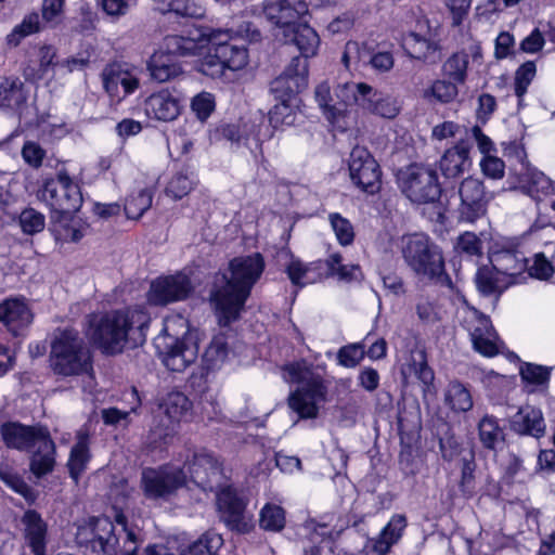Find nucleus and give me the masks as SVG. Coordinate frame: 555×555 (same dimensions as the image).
Segmentation results:
<instances>
[{
    "mask_svg": "<svg viewBox=\"0 0 555 555\" xmlns=\"http://www.w3.org/2000/svg\"><path fill=\"white\" fill-rule=\"evenodd\" d=\"M477 289L483 296L501 295L509 285L504 276L499 274L493 267H481L475 275Z\"/></svg>",
    "mask_w": 555,
    "mask_h": 555,
    "instance_id": "nucleus-36",
    "label": "nucleus"
},
{
    "mask_svg": "<svg viewBox=\"0 0 555 555\" xmlns=\"http://www.w3.org/2000/svg\"><path fill=\"white\" fill-rule=\"evenodd\" d=\"M175 440V433L168 427L157 426L153 428L146 438V448L154 451H164Z\"/></svg>",
    "mask_w": 555,
    "mask_h": 555,
    "instance_id": "nucleus-60",
    "label": "nucleus"
},
{
    "mask_svg": "<svg viewBox=\"0 0 555 555\" xmlns=\"http://www.w3.org/2000/svg\"><path fill=\"white\" fill-rule=\"evenodd\" d=\"M0 433L8 448L27 450L36 446L48 429L42 426H25L20 423H5Z\"/></svg>",
    "mask_w": 555,
    "mask_h": 555,
    "instance_id": "nucleus-23",
    "label": "nucleus"
},
{
    "mask_svg": "<svg viewBox=\"0 0 555 555\" xmlns=\"http://www.w3.org/2000/svg\"><path fill=\"white\" fill-rule=\"evenodd\" d=\"M166 13H172L186 20H202L206 15V9L196 0H171Z\"/></svg>",
    "mask_w": 555,
    "mask_h": 555,
    "instance_id": "nucleus-48",
    "label": "nucleus"
},
{
    "mask_svg": "<svg viewBox=\"0 0 555 555\" xmlns=\"http://www.w3.org/2000/svg\"><path fill=\"white\" fill-rule=\"evenodd\" d=\"M160 408L172 421H179L191 408L188 397L180 391H171L164 398Z\"/></svg>",
    "mask_w": 555,
    "mask_h": 555,
    "instance_id": "nucleus-49",
    "label": "nucleus"
},
{
    "mask_svg": "<svg viewBox=\"0 0 555 555\" xmlns=\"http://www.w3.org/2000/svg\"><path fill=\"white\" fill-rule=\"evenodd\" d=\"M20 225L25 234H36L41 232L46 225L44 216L34 208L24 209L20 217Z\"/></svg>",
    "mask_w": 555,
    "mask_h": 555,
    "instance_id": "nucleus-59",
    "label": "nucleus"
},
{
    "mask_svg": "<svg viewBox=\"0 0 555 555\" xmlns=\"http://www.w3.org/2000/svg\"><path fill=\"white\" fill-rule=\"evenodd\" d=\"M479 439L487 449L494 450L495 446L503 439V433L498 421L486 415L478 424Z\"/></svg>",
    "mask_w": 555,
    "mask_h": 555,
    "instance_id": "nucleus-51",
    "label": "nucleus"
},
{
    "mask_svg": "<svg viewBox=\"0 0 555 555\" xmlns=\"http://www.w3.org/2000/svg\"><path fill=\"white\" fill-rule=\"evenodd\" d=\"M0 479L13 491L21 494L29 504L38 498V491L27 485L24 479L8 464H0Z\"/></svg>",
    "mask_w": 555,
    "mask_h": 555,
    "instance_id": "nucleus-40",
    "label": "nucleus"
},
{
    "mask_svg": "<svg viewBox=\"0 0 555 555\" xmlns=\"http://www.w3.org/2000/svg\"><path fill=\"white\" fill-rule=\"evenodd\" d=\"M90 459L89 434L87 430L80 429L76 435V442L72 447L67 462L69 476L75 483L79 481L80 476L86 472Z\"/></svg>",
    "mask_w": 555,
    "mask_h": 555,
    "instance_id": "nucleus-30",
    "label": "nucleus"
},
{
    "mask_svg": "<svg viewBox=\"0 0 555 555\" xmlns=\"http://www.w3.org/2000/svg\"><path fill=\"white\" fill-rule=\"evenodd\" d=\"M186 485L185 472L175 464L147 467L141 474V487L149 499H167Z\"/></svg>",
    "mask_w": 555,
    "mask_h": 555,
    "instance_id": "nucleus-13",
    "label": "nucleus"
},
{
    "mask_svg": "<svg viewBox=\"0 0 555 555\" xmlns=\"http://www.w3.org/2000/svg\"><path fill=\"white\" fill-rule=\"evenodd\" d=\"M320 267L321 262L305 264L300 260L294 259L286 267V272L294 285L304 287L321 279Z\"/></svg>",
    "mask_w": 555,
    "mask_h": 555,
    "instance_id": "nucleus-38",
    "label": "nucleus"
},
{
    "mask_svg": "<svg viewBox=\"0 0 555 555\" xmlns=\"http://www.w3.org/2000/svg\"><path fill=\"white\" fill-rule=\"evenodd\" d=\"M461 204L459 217L466 222H474L487 211L490 196L486 192L483 182L477 178L467 177L459 186Z\"/></svg>",
    "mask_w": 555,
    "mask_h": 555,
    "instance_id": "nucleus-16",
    "label": "nucleus"
},
{
    "mask_svg": "<svg viewBox=\"0 0 555 555\" xmlns=\"http://www.w3.org/2000/svg\"><path fill=\"white\" fill-rule=\"evenodd\" d=\"M475 454L472 450L467 451L461 457V479L459 487L465 496H473L476 490L475 470H476Z\"/></svg>",
    "mask_w": 555,
    "mask_h": 555,
    "instance_id": "nucleus-45",
    "label": "nucleus"
},
{
    "mask_svg": "<svg viewBox=\"0 0 555 555\" xmlns=\"http://www.w3.org/2000/svg\"><path fill=\"white\" fill-rule=\"evenodd\" d=\"M49 361L53 373L63 377L79 376L92 370L90 349L80 333L72 327L55 330Z\"/></svg>",
    "mask_w": 555,
    "mask_h": 555,
    "instance_id": "nucleus-4",
    "label": "nucleus"
},
{
    "mask_svg": "<svg viewBox=\"0 0 555 555\" xmlns=\"http://www.w3.org/2000/svg\"><path fill=\"white\" fill-rule=\"evenodd\" d=\"M222 545V538L217 533H206L197 541L181 550L180 555H214Z\"/></svg>",
    "mask_w": 555,
    "mask_h": 555,
    "instance_id": "nucleus-52",
    "label": "nucleus"
},
{
    "mask_svg": "<svg viewBox=\"0 0 555 555\" xmlns=\"http://www.w3.org/2000/svg\"><path fill=\"white\" fill-rule=\"evenodd\" d=\"M18 530L25 546L34 555H47L49 527L36 509H27L20 518Z\"/></svg>",
    "mask_w": 555,
    "mask_h": 555,
    "instance_id": "nucleus-18",
    "label": "nucleus"
},
{
    "mask_svg": "<svg viewBox=\"0 0 555 555\" xmlns=\"http://www.w3.org/2000/svg\"><path fill=\"white\" fill-rule=\"evenodd\" d=\"M535 64L532 61L524 63L515 74V94L521 99L535 76Z\"/></svg>",
    "mask_w": 555,
    "mask_h": 555,
    "instance_id": "nucleus-63",
    "label": "nucleus"
},
{
    "mask_svg": "<svg viewBox=\"0 0 555 555\" xmlns=\"http://www.w3.org/2000/svg\"><path fill=\"white\" fill-rule=\"evenodd\" d=\"M461 326L468 333L474 349L485 357H494L500 351V338L488 315L474 307L464 305L457 311Z\"/></svg>",
    "mask_w": 555,
    "mask_h": 555,
    "instance_id": "nucleus-9",
    "label": "nucleus"
},
{
    "mask_svg": "<svg viewBox=\"0 0 555 555\" xmlns=\"http://www.w3.org/2000/svg\"><path fill=\"white\" fill-rule=\"evenodd\" d=\"M493 269L505 278L509 285L519 283L527 270V259L524 254L515 249H500L490 255Z\"/></svg>",
    "mask_w": 555,
    "mask_h": 555,
    "instance_id": "nucleus-21",
    "label": "nucleus"
},
{
    "mask_svg": "<svg viewBox=\"0 0 555 555\" xmlns=\"http://www.w3.org/2000/svg\"><path fill=\"white\" fill-rule=\"evenodd\" d=\"M217 496V506L221 520L231 529L237 532H247L249 530V518L246 514V504L241 499L235 489L228 481L221 489L215 491Z\"/></svg>",
    "mask_w": 555,
    "mask_h": 555,
    "instance_id": "nucleus-17",
    "label": "nucleus"
},
{
    "mask_svg": "<svg viewBox=\"0 0 555 555\" xmlns=\"http://www.w3.org/2000/svg\"><path fill=\"white\" fill-rule=\"evenodd\" d=\"M520 190L534 201H542L544 197L555 193V185L543 172L527 170L520 180Z\"/></svg>",
    "mask_w": 555,
    "mask_h": 555,
    "instance_id": "nucleus-33",
    "label": "nucleus"
},
{
    "mask_svg": "<svg viewBox=\"0 0 555 555\" xmlns=\"http://www.w3.org/2000/svg\"><path fill=\"white\" fill-rule=\"evenodd\" d=\"M152 192L149 189H142L137 194H131L125 203L124 210L128 219L137 220L152 205Z\"/></svg>",
    "mask_w": 555,
    "mask_h": 555,
    "instance_id": "nucleus-50",
    "label": "nucleus"
},
{
    "mask_svg": "<svg viewBox=\"0 0 555 555\" xmlns=\"http://www.w3.org/2000/svg\"><path fill=\"white\" fill-rule=\"evenodd\" d=\"M147 69L151 77L158 82L168 81L182 73L180 64L173 57L158 51L150 57Z\"/></svg>",
    "mask_w": 555,
    "mask_h": 555,
    "instance_id": "nucleus-34",
    "label": "nucleus"
},
{
    "mask_svg": "<svg viewBox=\"0 0 555 555\" xmlns=\"http://www.w3.org/2000/svg\"><path fill=\"white\" fill-rule=\"evenodd\" d=\"M401 251L405 263L421 279L449 280L441 250L426 235L412 234L403 238Z\"/></svg>",
    "mask_w": 555,
    "mask_h": 555,
    "instance_id": "nucleus-6",
    "label": "nucleus"
},
{
    "mask_svg": "<svg viewBox=\"0 0 555 555\" xmlns=\"http://www.w3.org/2000/svg\"><path fill=\"white\" fill-rule=\"evenodd\" d=\"M349 175L351 181L367 194H375L380 190L379 165L365 147L352 149L349 157Z\"/></svg>",
    "mask_w": 555,
    "mask_h": 555,
    "instance_id": "nucleus-14",
    "label": "nucleus"
},
{
    "mask_svg": "<svg viewBox=\"0 0 555 555\" xmlns=\"http://www.w3.org/2000/svg\"><path fill=\"white\" fill-rule=\"evenodd\" d=\"M103 86L111 96L124 98L139 87V79L120 64L107 65L102 73Z\"/></svg>",
    "mask_w": 555,
    "mask_h": 555,
    "instance_id": "nucleus-24",
    "label": "nucleus"
},
{
    "mask_svg": "<svg viewBox=\"0 0 555 555\" xmlns=\"http://www.w3.org/2000/svg\"><path fill=\"white\" fill-rule=\"evenodd\" d=\"M194 186V181L188 175L178 172L167 184L166 194L173 199H181L188 195Z\"/></svg>",
    "mask_w": 555,
    "mask_h": 555,
    "instance_id": "nucleus-61",
    "label": "nucleus"
},
{
    "mask_svg": "<svg viewBox=\"0 0 555 555\" xmlns=\"http://www.w3.org/2000/svg\"><path fill=\"white\" fill-rule=\"evenodd\" d=\"M181 459L190 480L203 491H217L228 480L222 463L206 449L186 448Z\"/></svg>",
    "mask_w": 555,
    "mask_h": 555,
    "instance_id": "nucleus-7",
    "label": "nucleus"
},
{
    "mask_svg": "<svg viewBox=\"0 0 555 555\" xmlns=\"http://www.w3.org/2000/svg\"><path fill=\"white\" fill-rule=\"evenodd\" d=\"M469 150L468 143L461 141L443 153L439 160V169L444 178H457L469 170L472 166Z\"/></svg>",
    "mask_w": 555,
    "mask_h": 555,
    "instance_id": "nucleus-25",
    "label": "nucleus"
},
{
    "mask_svg": "<svg viewBox=\"0 0 555 555\" xmlns=\"http://www.w3.org/2000/svg\"><path fill=\"white\" fill-rule=\"evenodd\" d=\"M328 220L339 244L343 246L350 245L354 240L351 222L337 212L331 214Z\"/></svg>",
    "mask_w": 555,
    "mask_h": 555,
    "instance_id": "nucleus-58",
    "label": "nucleus"
},
{
    "mask_svg": "<svg viewBox=\"0 0 555 555\" xmlns=\"http://www.w3.org/2000/svg\"><path fill=\"white\" fill-rule=\"evenodd\" d=\"M39 198L60 214L77 211L83 201L79 185L65 170H60L55 178L44 180L39 190Z\"/></svg>",
    "mask_w": 555,
    "mask_h": 555,
    "instance_id": "nucleus-12",
    "label": "nucleus"
},
{
    "mask_svg": "<svg viewBox=\"0 0 555 555\" xmlns=\"http://www.w3.org/2000/svg\"><path fill=\"white\" fill-rule=\"evenodd\" d=\"M198 46L197 43L188 37L170 35L164 38L163 50L159 52H164L169 54V56H189L195 55L197 53Z\"/></svg>",
    "mask_w": 555,
    "mask_h": 555,
    "instance_id": "nucleus-44",
    "label": "nucleus"
},
{
    "mask_svg": "<svg viewBox=\"0 0 555 555\" xmlns=\"http://www.w3.org/2000/svg\"><path fill=\"white\" fill-rule=\"evenodd\" d=\"M371 93V86L364 82L339 83L335 89V95L339 100L337 106L344 107V112L350 105L363 106L366 96Z\"/></svg>",
    "mask_w": 555,
    "mask_h": 555,
    "instance_id": "nucleus-35",
    "label": "nucleus"
},
{
    "mask_svg": "<svg viewBox=\"0 0 555 555\" xmlns=\"http://www.w3.org/2000/svg\"><path fill=\"white\" fill-rule=\"evenodd\" d=\"M24 85L18 78H4L0 82V109L17 112L26 103Z\"/></svg>",
    "mask_w": 555,
    "mask_h": 555,
    "instance_id": "nucleus-32",
    "label": "nucleus"
},
{
    "mask_svg": "<svg viewBox=\"0 0 555 555\" xmlns=\"http://www.w3.org/2000/svg\"><path fill=\"white\" fill-rule=\"evenodd\" d=\"M542 411L532 405L521 406L511 420V428L519 435L540 438L545 433Z\"/></svg>",
    "mask_w": 555,
    "mask_h": 555,
    "instance_id": "nucleus-26",
    "label": "nucleus"
},
{
    "mask_svg": "<svg viewBox=\"0 0 555 555\" xmlns=\"http://www.w3.org/2000/svg\"><path fill=\"white\" fill-rule=\"evenodd\" d=\"M402 193L413 203H433L440 197L441 188L434 168L413 164L398 175Z\"/></svg>",
    "mask_w": 555,
    "mask_h": 555,
    "instance_id": "nucleus-8",
    "label": "nucleus"
},
{
    "mask_svg": "<svg viewBox=\"0 0 555 555\" xmlns=\"http://www.w3.org/2000/svg\"><path fill=\"white\" fill-rule=\"evenodd\" d=\"M260 527L267 531H281L285 526L284 509L274 504H266L260 512Z\"/></svg>",
    "mask_w": 555,
    "mask_h": 555,
    "instance_id": "nucleus-54",
    "label": "nucleus"
},
{
    "mask_svg": "<svg viewBox=\"0 0 555 555\" xmlns=\"http://www.w3.org/2000/svg\"><path fill=\"white\" fill-rule=\"evenodd\" d=\"M0 322L14 336L33 322V313L24 298H8L0 302Z\"/></svg>",
    "mask_w": 555,
    "mask_h": 555,
    "instance_id": "nucleus-22",
    "label": "nucleus"
},
{
    "mask_svg": "<svg viewBox=\"0 0 555 555\" xmlns=\"http://www.w3.org/2000/svg\"><path fill=\"white\" fill-rule=\"evenodd\" d=\"M65 0H42L41 14L44 23L54 28L61 23Z\"/></svg>",
    "mask_w": 555,
    "mask_h": 555,
    "instance_id": "nucleus-64",
    "label": "nucleus"
},
{
    "mask_svg": "<svg viewBox=\"0 0 555 555\" xmlns=\"http://www.w3.org/2000/svg\"><path fill=\"white\" fill-rule=\"evenodd\" d=\"M328 276H337L341 282H352L359 279L361 270L358 264H344L341 255L335 253L325 260Z\"/></svg>",
    "mask_w": 555,
    "mask_h": 555,
    "instance_id": "nucleus-43",
    "label": "nucleus"
},
{
    "mask_svg": "<svg viewBox=\"0 0 555 555\" xmlns=\"http://www.w3.org/2000/svg\"><path fill=\"white\" fill-rule=\"evenodd\" d=\"M150 321V315L142 308L113 311L102 317L90 315L87 335L104 353L116 354L129 340L133 346L142 344Z\"/></svg>",
    "mask_w": 555,
    "mask_h": 555,
    "instance_id": "nucleus-2",
    "label": "nucleus"
},
{
    "mask_svg": "<svg viewBox=\"0 0 555 555\" xmlns=\"http://www.w3.org/2000/svg\"><path fill=\"white\" fill-rule=\"evenodd\" d=\"M229 269L231 276H216L210 292V301L215 306L219 323L223 326L240 318L253 286L264 270V259L259 253L235 257L230 261Z\"/></svg>",
    "mask_w": 555,
    "mask_h": 555,
    "instance_id": "nucleus-1",
    "label": "nucleus"
},
{
    "mask_svg": "<svg viewBox=\"0 0 555 555\" xmlns=\"http://www.w3.org/2000/svg\"><path fill=\"white\" fill-rule=\"evenodd\" d=\"M365 357L363 343H354L343 346L337 352L338 364L345 367H356Z\"/></svg>",
    "mask_w": 555,
    "mask_h": 555,
    "instance_id": "nucleus-57",
    "label": "nucleus"
},
{
    "mask_svg": "<svg viewBox=\"0 0 555 555\" xmlns=\"http://www.w3.org/2000/svg\"><path fill=\"white\" fill-rule=\"evenodd\" d=\"M405 527V516L401 514L393 515L378 537L371 540V551L376 555H387L391 546L401 539Z\"/></svg>",
    "mask_w": 555,
    "mask_h": 555,
    "instance_id": "nucleus-28",
    "label": "nucleus"
},
{
    "mask_svg": "<svg viewBox=\"0 0 555 555\" xmlns=\"http://www.w3.org/2000/svg\"><path fill=\"white\" fill-rule=\"evenodd\" d=\"M314 96L320 108L330 121L334 122L343 115L344 107H339L337 104L332 103L333 99L331 96V88L326 82H322L317 86Z\"/></svg>",
    "mask_w": 555,
    "mask_h": 555,
    "instance_id": "nucleus-53",
    "label": "nucleus"
},
{
    "mask_svg": "<svg viewBox=\"0 0 555 555\" xmlns=\"http://www.w3.org/2000/svg\"><path fill=\"white\" fill-rule=\"evenodd\" d=\"M166 325L154 345L162 358L164 365L172 372H183L193 364L198 357V343L193 334L184 335L182 338L168 334Z\"/></svg>",
    "mask_w": 555,
    "mask_h": 555,
    "instance_id": "nucleus-10",
    "label": "nucleus"
},
{
    "mask_svg": "<svg viewBox=\"0 0 555 555\" xmlns=\"http://www.w3.org/2000/svg\"><path fill=\"white\" fill-rule=\"evenodd\" d=\"M215 50L227 69L240 70L247 65L248 53L244 46L230 42Z\"/></svg>",
    "mask_w": 555,
    "mask_h": 555,
    "instance_id": "nucleus-42",
    "label": "nucleus"
},
{
    "mask_svg": "<svg viewBox=\"0 0 555 555\" xmlns=\"http://www.w3.org/2000/svg\"><path fill=\"white\" fill-rule=\"evenodd\" d=\"M222 137L237 145L244 143L247 144L248 138L250 134H254L256 138L257 146H259V138L255 134V125L244 122L242 125H225L221 128Z\"/></svg>",
    "mask_w": 555,
    "mask_h": 555,
    "instance_id": "nucleus-56",
    "label": "nucleus"
},
{
    "mask_svg": "<svg viewBox=\"0 0 555 555\" xmlns=\"http://www.w3.org/2000/svg\"><path fill=\"white\" fill-rule=\"evenodd\" d=\"M284 379L299 385L288 398L289 408L301 418L317 417L318 403L325 397L322 380L300 362L291 363L284 367Z\"/></svg>",
    "mask_w": 555,
    "mask_h": 555,
    "instance_id": "nucleus-5",
    "label": "nucleus"
},
{
    "mask_svg": "<svg viewBox=\"0 0 555 555\" xmlns=\"http://www.w3.org/2000/svg\"><path fill=\"white\" fill-rule=\"evenodd\" d=\"M403 374L414 375L426 387L434 380V372L427 364L424 351H418L412 356V360L403 370Z\"/></svg>",
    "mask_w": 555,
    "mask_h": 555,
    "instance_id": "nucleus-55",
    "label": "nucleus"
},
{
    "mask_svg": "<svg viewBox=\"0 0 555 555\" xmlns=\"http://www.w3.org/2000/svg\"><path fill=\"white\" fill-rule=\"evenodd\" d=\"M308 86V63L306 60L294 56L285 70L270 83V91L282 102L275 105L269 113L270 122L278 125V115L281 111H287L285 105L293 95L301 92Z\"/></svg>",
    "mask_w": 555,
    "mask_h": 555,
    "instance_id": "nucleus-11",
    "label": "nucleus"
},
{
    "mask_svg": "<svg viewBox=\"0 0 555 555\" xmlns=\"http://www.w3.org/2000/svg\"><path fill=\"white\" fill-rule=\"evenodd\" d=\"M403 47L411 57L425 63L436 64L441 60L439 46L415 33L405 38Z\"/></svg>",
    "mask_w": 555,
    "mask_h": 555,
    "instance_id": "nucleus-31",
    "label": "nucleus"
},
{
    "mask_svg": "<svg viewBox=\"0 0 555 555\" xmlns=\"http://www.w3.org/2000/svg\"><path fill=\"white\" fill-rule=\"evenodd\" d=\"M444 402L454 412H467L473 408L469 390L459 382H452L448 385L444 392Z\"/></svg>",
    "mask_w": 555,
    "mask_h": 555,
    "instance_id": "nucleus-41",
    "label": "nucleus"
},
{
    "mask_svg": "<svg viewBox=\"0 0 555 555\" xmlns=\"http://www.w3.org/2000/svg\"><path fill=\"white\" fill-rule=\"evenodd\" d=\"M371 93L366 96L363 109L385 118H395L400 111L396 99L385 95L371 87Z\"/></svg>",
    "mask_w": 555,
    "mask_h": 555,
    "instance_id": "nucleus-37",
    "label": "nucleus"
},
{
    "mask_svg": "<svg viewBox=\"0 0 555 555\" xmlns=\"http://www.w3.org/2000/svg\"><path fill=\"white\" fill-rule=\"evenodd\" d=\"M145 113L150 118L171 121L180 114V102L170 92L164 90L150 95L145 101Z\"/></svg>",
    "mask_w": 555,
    "mask_h": 555,
    "instance_id": "nucleus-27",
    "label": "nucleus"
},
{
    "mask_svg": "<svg viewBox=\"0 0 555 555\" xmlns=\"http://www.w3.org/2000/svg\"><path fill=\"white\" fill-rule=\"evenodd\" d=\"M41 29L42 24L39 14L37 12H31L25 15L23 21L13 28L10 35H8V42L16 47L23 38L37 34Z\"/></svg>",
    "mask_w": 555,
    "mask_h": 555,
    "instance_id": "nucleus-46",
    "label": "nucleus"
},
{
    "mask_svg": "<svg viewBox=\"0 0 555 555\" xmlns=\"http://www.w3.org/2000/svg\"><path fill=\"white\" fill-rule=\"evenodd\" d=\"M193 291L190 278L181 272L155 279L150 286L147 300L153 306H167L186 299Z\"/></svg>",
    "mask_w": 555,
    "mask_h": 555,
    "instance_id": "nucleus-15",
    "label": "nucleus"
},
{
    "mask_svg": "<svg viewBox=\"0 0 555 555\" xmlns=\"http://www.w3.org/2000/svg\"><path fill=\"white\" fill-rule=\"evenodd\" d=\"M34 448H36V451L31 455L30 470L36 477L40 478L52 472L55 464V444L49 431L41 436Z\"/></svg>",
    "mask_w": 555,
    "mask_h": 555,
    "instance_id": "nucleus-29",
    "label": "nucleus"
},
{
    "mask_svg": "<svg viewBox=\"0 0 555 555\" xmlns=\"http://www.w3.org/2000/svg\"><path fill=\"white\" fill-rule=\"evenodd\" d=\"M198 72L211 78H220L227 69L216 50L209 52L199 61Z\"/></svg>",
    "mask_w": 555,
    "mask_h": 555,
    "instance_id": "nucleus-62",
    "label": "nucleus"
},
{
    "mask_svg": "<svg viewBox=\"0 0 555 555\" xmlns=\"http://www.w3.org/2000/svg\"><path fill=\"white\" fill-rule=\"evenodd\" d=\"M275 36L285 44H295L300 51L299 57L306 61L315 55L320 46L319 35L307 22H299L291 28H285L283 33H276Z\"/></svg>",
    "mask_w": 555,
    "mask_h": 555,
    "instance_id": "nucleus-20",
    "label": "nucleus"
},
{
    "mask_svg": "<svg viewBox=\"0 0 555 555\" xmlns=\"http://www.w3.org/2000/svg\"><path fill=\"white\" fill-rule=\"evenodd\" d=\"M469 56L465 52L452 54L443 64L442 72L451 80L464 83L467 77Z\"/></svg>",
    "mask_w": 555,
    "mask_h": 555,
    "instance_id": "nucleus-47",
    "label": "nucleus"
},
{
    "mask_svg": "<svg viewBox=\"0 0 555 555\" xmlns=\"http://www.w3.org/2000/svg\"><path fill=\"white\" fill-rule=\"evenodd\" d=\"M308 11L304 0H269L263 9L266 17L276 25V33L298 24Z\"/></svg>",
    "mask_w": 555,
    "mask_h": 555,
    "instance_id": "nucleus-19",
    "label": "nucleus"
},
{
    "mask_svg": "<svg viewBox=\"0 0 555 555\" xmlns=\"http://www.w3.org/2000/svg\"><path fill=\"white\" fill-rule=\"evenodd\" d=\"M229 353L224 335L215 336L202 357L203 369L206 372L218 370L225 362Z\"/></svg>",
    "mask_w": 555,
    "mask_h": 555,
    "instance_id": "nucleus-39",
    "label": "nucleus"
},
{
    "mask_svg": "<svg viewBox=\"0 0 555 555\" xmlns=\"http://www.w3.org/2000/svg\"><path fill=\"white\" fill-rule=\"evenodd\" d=\"M116 525L107 517H92L77 528L76 543L92 555H137V533L127 527V518L116 515Z\"/></svg>",
    "mask_w": 555,
    "mask_h": 555,
    "instance_id": "nucleus-3",
    "label": "nucleus"
}]
</instances>
